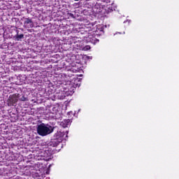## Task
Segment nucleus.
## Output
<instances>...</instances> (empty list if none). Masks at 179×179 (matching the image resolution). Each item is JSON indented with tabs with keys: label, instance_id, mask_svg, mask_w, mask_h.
Masks as SVG:
<instances>
[{
	"label": "nucleus",
	"instance_id": "10",
	"mask_svg": "<svg viewBox=\"0 0 179 179\" xmlns=\"http://www.w3.org/2000/svg\"><path fill=\"white\" fill-rule=\"evenodd\" d=\"M95 41H96V43H99V40L98 39H96Z\"/></svg>",
	"mask_w": 179,
	"mask_h": 179
},
{
	"label": "nucleus",
	"instance_id": "5",
	"mask_svg": "<svg viewBox=\"0 0 179 179\" xmlns=\"http://www.w3.org/2000/svg\"><path fill=\"white\" fill-rule=\"evenodd\" d=\"M79 86H80L79 84H74L73 85H70V90L66 92V96H72L73 93H75V89H76V87H79Z\"/></svg>",
	"mask_w": 179,
	"mask_h": 179
},
{
	"label": "nucleus",
	"instance_id": "1",
	"mask_svg": "<svg viewBox=\"0 0 179 179\" xmlns=\"http://www.w3.org/2000/svg\"><path fill=\"white\" fill-rule=\"evenodd\" d=\"M36 131L40 136H47V135H50L54 132V127L48 124L41 123L37 126Z\"/></svg>",
	"mask_w": 179,
	"mask_h": 179
},
{
	"label": "nucleus",
	"instance_id": "6",
	"mask_svg": "<svg viewBox=\"0 0 179 179\" xmlns=\"http://www.w3.org/2000/svg\"><path fill=\"white\" fill-rule=\"evenodd\" d=\"M71 124V120L67 119L61 122L60 125L63 127V128H66Z\"/></svg>",
	"mask_w": 179,
	"mask_h": 179
},
{
	"label": "nucleus",
	"instance_id": "12",
	"mask_svg": "<svg viewBox=\"0 0 179 179\" xmlns=\"http://www.w3.org/2000/svg\"><path fill=\"white\" fill-rule=\"evenodd\" d=\"M75 1H79V0H75Z\"/></svg>",
	"mask_w": 179,
	"mask_h": 179
},
{
	"label": "nucleus",
	"instance_id": "11",
	"mask_svg": "<svg viewBox=\"0 0 179 179\" xmlns=\"http://www.w3.org/2000/svg\"><path fill=\"white\" fill-rule=\"evenodd\" d=\"M67 137H68V135H66V136H65V138H67Z\"/></svg>",
	"mask_w": 179,
	"mask_h": 179
},
{
	"label": "nucleus",
	"instance_id": "2",
	"mask_svg": "<svg viewBox=\"0 0 179 179\" xmlns=\"http://www.w3.org/2000/svg\"><path fill=\"white\" fill-rule=\"evenodd\" d=\"M65 139V133L57 131L54 135V139H52L49 143L50 146H52V148L57 147V145H59L62 141Z\"/></svg>",
	"mask_w": 179,
	"mask_h": 179
},
{
	"label": "nucleus",
	"instance_id": "8",
	"mask_svg": "<svg viewBox=\"0 0 179 179\" xmlns=\"http://www.w3.org/2000/svg\"><path fill=\"white\" fill-rule=\"evenodd\" d=\"M20 101H27V97L24 95H22L21 98H20Z\"/></svg>",
	"mask_w": 179,
	"mask_h": 179
},
{
	"label": "nucleus",
	"instance_id": "4",
	"mask_svg": "<svg viewBox=\"0 0 179 179\" xmlns=\"http://www.w3.org/2000/svg\"><path fill=\"white\" fill-rule=\"evenodd\" d=\"M34 27L33 21L30 18H25L24 22V29H31Z\"/></svg>",
	"mask_w": 179,
	"mask_h": 179
},
{
	"label": "nucleus",
	"instance_id": "3",
	"mask_svg": "<svg viewBox=\"0 0 179 179\" xmlns=\"http://www.w3.org/2000/svg\"><path fill=\"white\" fill-rule=\"evenodd\" d=\"M19 97H20V96L19 95V94H13V95H10L8 98V103H10V104H16V103H17V99H19Z\"/></svg>",
	"mask_w": 179,
	"mask_h": 179
},
{
	"label": "nucleus",
	"instance_id": "9",
	"mask_svg": "<svg viewBox=\"0 0 179 179\" xmlns=\"http://www.w3.org/2000/svg\"><path fill=\"white\" fill-rule=\"evenodd\" d=\"M84 51H87V50H90V45H86L83 48Z\"/></svg>",
	"mask_w": 179,
	"mask_h": 179
},
{
	"label": "nucleus",
	"instance_id": "7",
	"mask_svg": "<svg viewBox=\"0 0 179 179\" xmlns=\"http://www.w3.org/2000/svg\"><path fill=\"white\" fill-rule=\"evenodd\" d=\"M15 40H17V41H20V40H22V38H23V37H24V35H23V34L19 35L17 34L15 35Z\"/></svg>",
	"mask_w": 179,
	"mask_h": 179
}]
</instances>
